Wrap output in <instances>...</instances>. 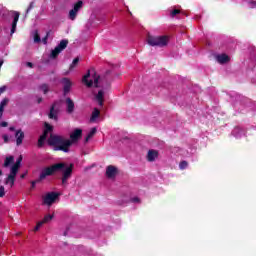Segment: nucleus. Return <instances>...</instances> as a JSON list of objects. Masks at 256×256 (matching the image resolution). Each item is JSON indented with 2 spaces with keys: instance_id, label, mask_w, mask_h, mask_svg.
Instances as JSON below:
<instances>
[{
  "instance_id": "obj_17",
  "label": "nucleus",
  "mask_w": 256,
  "mask_h": 256,
  "mask_svg": "<svg viewBox=\"0 0 256 256\" xmlns=\"http://www.w3.org/2000/svg\"><path fill=\"white\" fill-rule=\"evenodd\" d=\"M106 175L109 179H113L117 175V168L115 166H108L106 169Z\"/></svg>"
},
{
  "instance_id": "obj_43",
  "label": "nucleus",
  "mask_w": 256,
  "mask_h": 256,
  "mask_svg": "<svg viewBox=\"0 0 256 256\" xmlns=\"http://www.w3.org/2000/svg\"><path fill=\"white\" fill-rule=\"evenodd\" d=\"M6 89H7L6 86L0 87V95H1V93H5Z\"/></svg>"
},
{
  "instance_id": "obj_47",
  "label": "nucleus",
  "mask_w": 256,
  "mask_h": 256,
  "mask_svg": "<svg viewBox=\"0 0 256 256\" xmlns=\"http://www.w3.org/2000/svg\"><path fill=\"white\" fill-rule=\"evenodd\" d=\"M194 19L199 20V19H201V16H200V15H196V16L194 17Z\"/></svg>"
},
{
  "instance_id": "obj_23",
  "label": "nucleus",
  "mask_w": 256,
  "mask_h": 256,
  "mask_svg": "<svg viewBox=\"0 0 256 256\" xmlns=\"http://www.w3.org/2000/svg\"><path fill=\"white\" fill-rule=\"evenodd\" d=\"M6 185H10V187H13V185H15V176L9 174L6 179Z\"/></svg>"
},
{
  "instance_id": "obj_6",
  "label": "nucleus",
  "mask_w": 256,
  "mask_h": 256,
  "mask_svg": "<svg viewBox=\"0 0 256 256\" xmlns=\"http://www.w3.org/2000/svg\"><path fill=\"white\" fill-rule=\"evenodd\" d=\"M67 45H69L68 40H61L60 43L55 47V49L51 51L50 59H57L59 53H61V51H64V49H67Z\"/></svg>"
},
{
  "instance_id": "obj_3",
  "label": "nucleus",
  "mask_w": 256,
  "mask_h": 256,
  "mask_svg": "<svg viewBox=\"0 0 256 256\" xmlns=\"http://www.w3.org/2000/svg\"><path fill=\"white\" fill-rule=\"evenodd\" d=\"M48 143L54 147V151H63L64 153H69V147H71V140L53 134L50 135Z\"/></svg>"
},
{
  "instance_id": "obj_40",
  "label": "nucleus",
  "mask_w": 256,
  "mask_h": 256,
  "mask_svg": "<svg viewBox=\"0 0 256 256\" xmlns=\"http://www.w3.org/2000/svg\"><path fill=\"white\" fill-rule=\"evenodd\" d=\"M41 227H43V222L42 221L37 223L36 227L34 228V231H37L38 229H41Z\"/></svg>"
},
{
  "instance_id": "obj_7",
  "label": "nucleus",
  "mask_w": 256,
  "mask_h": 256,
  "mask_svg": "<svg viewBox=\"0 0 256 256\" xmlns=\"http://www.w3.org/2000/svg\"><path fill=\"white\" fill-rule=\"evenodd\" d=\"M232 101L236 111H243V108L245 107V98H243V96L237 94Z\"/></svg>"
},
{
  "instance_id": "obj_35",
  "label": "nucleus",
  "mask_w": 256,
  "mask_h": 256,
  "mask_svg": "<svg viewBox=\"0 0 256 256\" xmlns=\"http://www.w3.org/2000/svg\"><path fill=\"white\" fill-rule=\"evenodd\" d=\"M78 63H79V58H75L72 64L70 65V71H73V69L75 68V65H77Z\"/></svg>"
},
{
  "instance_id": "obj_15",
  "label": "nucleus",
  "mask_w": 256,
  "mask_h": 256,
  "mask_svg": "<svg viewBox=\"0 0 256 256\" xmlns=\"http://www.w3.org/2000/svg\"><path fill=\"white\" fill-rule=\"evenodd\" d=\"M16 145L19 147L23 143V139H25V133L21 130H17L15 133Z\"/></svg>"
},
{
  "instance_id": "obj_12",
  "label": "nucleus",
  "mask_w": 256,
  "mask_h": 256,
  "mask_svg": "<svg viewBox=\"0 0 256 256\" xmlns=\"http://www.w3.org/2000/svg\"><path fill=\"white\" fill-rule=\"evenodd\" d=\"M83 135V130L81 128H76L71 134H70V142L71 145L73 143H77L79 141V138L82 137Z\"/></svg>"
},
{
  "instance_id": "obj_46",
  "label": "nucleus",
  "mask_w": 256,
  "mask_h": 256,
  "mask_svg": "<svg viewBox=\"0 0 256 256\" xmlns=\"http://www.w3.org/2000/svg\"><path fill=\"white\" fill-rule=\"evenodd\" d=\"M26 175H27V173L21 174V176H20L21 179H25Z\"/></svg>"
},
{
  "instance_id": "obj_1",
  "label": "nucleus",
  "mask_w": 256,
  "mask_h": 256,
  "mask_svg": "<svg viewBox=\"0 0 256 256\" xmlns=\"http://www.w3.org/2000/svg\"><path fill=\"white\" fill-rule=\"evenodd\" d=\"M82 81L87 87H95L93 90L94 101L99 105V107H103L105 97H107L109 89H111V83L101 79V77L95 73V70H88Z\"/></svg>"
},
{
  "instance_id": "obj_50",
  "label": "nucleus",
  "mask_w": 256,
  "mask_h": 256,
  "mask_svg": "<svg viewBox=\"0 0 256 256\" xmlns=\"http://www.w3.org/2000/svg\"><path fill=\"white\" fill-rule=\"evenodd\" d=\"M67 233H69V228L64 232V236H67Z\"/></svg>"
},
{
  "instance_id": "obj_37",
  "label": "nucleus",
  "mask_w": 256,
  "mask_h": 256,
  "mask_svg": "<svg viewBox=\"0 0 256 256\" xmlns=\"http://www.w3.org/2000/svg\"><path fill=\"white\" fill-rule=\"evenodd\" d=\"M23 161V158L20 156L17 160H16V162H15V164L14 165H16L17 167H21V162Z\"/></svg>"
},
{
  "instance_id": "obj_38",
  "label": "nucleus",
  "mask_w": 256,
  "mask_h": 256,
  "mask_svg": "<svg viewBox=\"0 0 256 256\" xmlns=\"http://www.w3.org/2000/svg\"><path fill=\"white\" fill-rule=\"evenodd\" d=\"M0 197H5V187L0 186Z\"/></svg>"
},
{
  "instance_id": "obj_2",
  "label": "nucleus",
  "mask_w": 256,
  "mask_h": 256,
  "mask_svg": "<svg viewBox=\"0 0 256 256\" xmlns=\"http://www.w3.org/2000/svg\"><path fill=\"white\" fill-rule=\"evenodd\" d=\"M19 12L9 11L5 6L0 5V31L4 37H13L17 31Z\"/></svg>"
},
{
  "instance_id": "obj_4",
  "label": "nucleus",
  "mask_w": 256,
  "mask_h": 256,
  "mask_svg": "<svg viewBox=\"0 0 256 256\" xmlns=\"http://www.w3.org/2000/svg\"><path fill=\"white\" fill-rule=\"evenodd\" d=\"M147 43L150 45V47H167V44L169 43V37L148 35Z\"/></svg>"
},
{
  "instance_id": "obj_14",
  "label": "nucleus",
  "mask_w": 256,
  "mask_h": 256,
  "mask_svg": "<svg viewBox=\"0 0 256 256\" xmlns=\"http://www.w3.org/2000/svg\"><path fill=\"white\" fill-rule=\"evenodd\" d=\"M215 59L220 65H225L226 63H229V61H231V58H229L227 54H216Z\"/></svg>"
},
{
  "instance_id": "obj_16",
  "label": "nucleus",
  "mask_w": 256,
  "mask_h": 256,
  "mask_svg": "<svg viewBox=\"0 0 256 256\" xmlns=\"http://www.w3.org/2000/svg\"><path fill=\"white\" fill-rule=\"evenodd\" d=\"M157 157H159V152L157 150H149L148 154H147V160L150 163H153V161H155V159H157Z\"/></svg>"
},
{
  "instance_id": "obj_18",
  "label": "nucleus",
  "mask_w": 256,
  "mask_h": 256,
  "mask_svg": "<svg viewBox=\"0 0 256 256\" xmlns=\"http://www.w3.org/2000/svg\"><path fill=\"white\" fill-rule=\"evenodd\" d=\"M66 111L67 113H73L75 111V103L71 98H66Z\"/></svg>"
},
{
  "instance_id": "obj_49",
  "label": "nucleus",
  "mask_w": 256,
  "mask_h": 256,
  "mask_svg": "<svg viewBox=\"0 0 256 256\" xmlns=\"http://www.w3.org/2000/svg\"><path fill=\"white\" fill-rule=\"evenodd\" d=\"M9 131H15V127L11 126V127L9 128Z\"/></svg>"
},
{
  "instance_id": "obj_13",
  "label": "nucleus",
  "mask_w": 256,
  "mask_h": 256,
  "mask_svg": "<svg viewBox=\"0 0 256 256\" xmlns=\"http://www.w3.org/2000/svg\"><path fill=\"white\" fill-rule=\"evenodd\" d=\"M61 83L63 85L64 95H67L71 91L73 82L69 78H62Z\"/></svg>"
},
{
  "instance_id": "obj_26",
  "label": "nucleus",
  "mask_w": 256,
  "mask_h": 256,
  "mask_svg": "<svg viewBox=\"0 0 256 256\" xmlns=\"http://www.w3.org/2000/svg\"><path fill=\"white\" fill-rule=\"evenodd\" d=\"M45 141H47V134L43 133V135H41L39 140H38L39 147H43Z\"/></svg>"
},
{
  "instance_id": "obj_32",
  "label": "nucleus",
  "mask_w": 256,
  "mask_h": 256,
  "mask_svg": "<svg viewBox=\"0 0 256 256\" xmlns=\"http://www.w3.org/2000/svg\"><path fill=\"white\" fill-rule=\"evenodd\" d=\"M40 90L43 91L44 94H47L48 91H49V85H47V84H42V85L40 86Z\"/></svg>"
},
{
  "instance_id": "obj_24",
  "label": "nucleus",
  "mask_w": 256,
  "mask_h": 256,
  "mask_svg": "<svg viewBox=\"0 0 256 256\" xmlns=\"http://www.w3.org/2000/svg\"><path fill=\"white\" fill-rule=\"evenodd\" d=\"M101 114V112L99 111V109L94 108L93 112H92V116L90 118V121H95L99 115Z\"/></svg>"
},
{
  "instance_id": "obj_39",
  "label": "nucleus",
  "mask_w": 256,
  "mask_h": 256,
  "mask_svg": "<svg viewBox=\"0 0 256 256\" xmlns=\"http://www.w3.org/2000/svg\"><path fill=\"white\" fill-rule=\"evenodd\" d=\"M132 203H141V200L139 199V197H133L130 200Z\"/></svg>"
},
{
  "instance_id": "obj_31",
  "label": "nucleus",
  "mask_w": 256,
  "mask_h": 256,
  "mask_svg": "<svg viewBox=\"0 0 256 256\" xmlns=\"http://www.w3.org/2000/svg\"><path fill=\"white\" fill-rule=\"evenodd\" d=\"M51 131H53V126H51L49 124H45L44 135H49V133H51Z\"/></svg>"
},
{
  "instance_id": "obj_48",
  "label": "nucleus",
  "mask_w": 256,
  "mask_h": 256,
  "mask_svg": "<svg viewBox=\"0 0 256 256\" xmlns=\"http://www.w3.org/2000/svg\"><path fill=\"white\" fill-rule=\"evenodd\" d=\"M43 101V98H38L37 103H41Z\"/></svg>"
},
{
  "instance_id": "obj_34",
  "label": "nucleus",
  "mask_w": 256,
  "mask_h": 256,
  "mask_svg": "<svg viewBox=\"0 0 256 256\" xmlns=\"http://www.w3.org/2000/svg\"><path fill=\"white\" fill-rule=\"evenodd\" d=\"M179 13H181L179 10L172 9L170 10V17L174 18L175 16L179 15Z\"/></svg>"
},
{
  "instance_id": "obj_29",
  "label": "nucleus",
  "mask_w": 256,
  "mask_h": 256,
  "mask_svg": "<svg viewBox=\"0 0 256 256\" xmlns=\"http://www.w3.org/2000/svg\"><path fill=\"white\" fill-rule=\"evenodd\" d=\"M187 167H189V163L185 160L181 161L179 164V169H181V171L187 169Z\"/></svg>"
},
{
  "instance_id": "obj_30",
  "label": "nucleus",
  "mask_w": 256,
  "mask_h": 256,
  "mask_svg": "<svg viewBox=\"0 0 256 256\" xmlns=\"http://www.w3.org/2000/svg\"><path fill=\"white\" fill-rule=\"evenodd\" d=\"M34 7H35V1L30 2L28 8L26 9L25 17H27V15H29V13H31V9H33Z\"/></svg>"
},
{
  "instance_id": "obj_25",
  "label": "nucleus",
  "mask_w": 256,
  "mask_h": 256,
  "mask_svg": "<svg viewBox=\"0 0 256 256\" xmlns=\"http://www.w3.org/2000/svg\"><path fill=\"white\" fill-rule=\"evenodd\" d=\"M95 133H97V128H92L90 130V132L88 133V135L85 138V142L88 143V141L93 137V135H95Z\"/></svg>"
},
{
  "instance_id": "obj_52",
  "label": "nucleus",
  "mask_w": 256,
  "mask_h": 256,
  "mask_svg": "<svg viewBox=\"0 0 256 256\" xmlns=\"http://www.w3.org/2000/svg\"><path fill=\"white\" fill-rule=\"evenodd\" d=\"M252 129H253L254 131H256V126H253Z\"/></svg>"
},
{
  "instance_id": "obj_11",
  "label": "nucleus",
  "mask_w": 256,
  "mask_h": 256,
  "mask_svg": "<svg viewBox=\"0 0 256 256\" xmlns=\"http://www.w3.org/2000/svg\"><path fill=\"white\" fill-rule=\"evenodd\" d=\"M81 7H83V1H78V3L74 5V8L69 11L68 17L71 19V21H75L77 18V13H79V9H81Z\"/></svg>"
},
{
  "instance_id": "obj_33",
  "label": "nucleus",
  "mask_w": 256,
  "mask_h": 256,
  "mask_svg": "<svg viewBox=\"0 0 256 256\" xmlns=\"http://www.w3.org/2000/svg\"><path fill=\"white\" fill-rule=\"evenodd\" d=\"M53 219V215L48 214L44 217L43 221H41L43 224L44 223H49V221H51Z\"/></svg>"
},
{
  "instance_id": "obj_28",
  "label": "nucleus",
  "mask_w": 256,
  "mask_h": 256,
  "mask_svg": "<svg viewBox=\"0 0 256 256\" xmlns=\"http://www.w3.org/2000/svg\"><path fill=\"white\" fill-rule=\"evenodd\" d=\"M33 35H34V43H41V36H39V31L35 30Z\"/></svg>"
},
{
  "instance_id": "obj_36",
  "label": "nucleus",
  "mask_w": 256,
  "mask_h": 256,
  "mask_svg": "<svg viewBox=\"0 0 256 256\" xmlns=\"http://www.w3.org/2000/svg\"><path fill=\"white\" fill-rule=\"evenodd\" d=\"M49 35H51V31H48V32L46 33V36L42 39V43H43L44 45H47V39H49Z\"/></svg>"
},
{
  "instance_id": "obj_19",
  "label": "nucleus",
  "mask_w": 256,
  "mask_h": 256,
  "mask_svg": "<svg viewBox=\"0 0 256 256\" xmlns=\"http://www.w3.org/2000/svg\"><path fill=\"white\" fill-rule=\"evenodd\" d=\"M57 110L55 109V105H52L49 112V119H54V121H57Z\"/></svg>"
},
{
  "instance_id": "obj_51",
  "label": "nucleus",
  "mask_w": 256,
  "mask_h": 256,
  "mask_svg": "<svg viewBox=\"0 0 256 256\" xmlns=\"http://www.w3.org/2000/svg\"><path fill=\"white\" fill-rule=\"evenodd\" d=\"M1 67H3V60L0 61V69H1Z\"/></svg>"
},
{
  "instance_id": "obj_8",
  "label": "nucleus",
  "mask_w": 256,
  "mask_h": 256,
  "mask_svg": "<svg viewBox=\"0 0 256 256\" xmlns=\"http://www.w3.org/2000/svg\"><path fill=\"white\" fill-rule=\"evenodd\" d=\"M63 172L62 175V185L65 187L67 185V181H69V178L71 177V173H73V165L66 166L64 164V169L60 170Z\"/></svg>"
},
{
  "instance_id": "obj_9",
  "label": "nucleus",
  "mask_w": 256,
  "mask_h": 256,
  "mask_svg": "<svg viewBox=\"0 0 256 256\" xmlns=\"http://www.w3.org/2000/svg\"><path fill=\"white\" fill-rule=\"evenodd\" d=\"M59 197V194L57 192H49L46 194V196L43 198V205H47L48 207H51V205L57 201Z\"/></svg>"
},
{
  "instance_id": "obj_45",
  "label": "nucleus",
  "mask_w": 256,
  "mask_h": 256,
  "mask_svg": "<svg viewBox=\"0 0 256 256\" xmlns=\"http://www.w3.org/2000/svg\"><path fill=\"white\" fill-rule=\"evenodd\" d=\"M26 65H27V67L33 68V63H31V62H27Z\"/></svg>"
},
{
  "instance_id": "obj_53",
  "label": "nucleus",
  "mask_w": 256,
  "mask_h": 256,
  "mask_svg": "<svg viewBox=\"0 0 256 256\" xmlns=\"http://www.w3.org/2000/svg\"><path fill=\"white\" fill-rule=\"evenodd\" d=\"M0 175H3V171L2 170H0Z\"/></svg>"
},
{
  "instance_id": "obj_21",
  "label": "nucleus",
  "mask_w": 256,
  "mask_h": 256,
  "mask_svg": "<svg viewBox=\"0 0 256 256\" xmlns=\"http://www.w3.org/2000/svg\"><path fill=\"white\" fill-rule=\"evenodd\" d=\"M7 103H9V99L8 98H4L0 102V117H3V111H5V106L7 105Z\"/></svg>"
},
{
  "instance_id": "obj_41",
  "label": "nucleus",
  "mask_w": 256,
  "mask_h": 256,
  "mask_svg": "<svg viewBox=\"0 0 256 256\" xmlns=\"http://www.w3.org/2000/svg\"><path fill=\"white\" fill-rule=\"evenodd\" d=\"M42 180H39V178L37 180H34L31 182L32 188H35V185H37V183H41Z\"/></svg>"
},
{
  "instance_id": "obj_10",
  "label": "nucleus",
  "mask_w": 256,
  "mask_h": 256,
  "mask_svg": "<svg viewBox=\"0 0 256 256\" xmlns=\"http://www.w3.org/2000/svg\"><path fill=\"white\" fill-rule=\"evenodd\" d=\"M231 135H233L235 139H241L243 137H247V130H245V128L243 127L238 126L232 130Z\"/></svg>"
},
{
  "instance_id": "obj_20",
  "label": "nucleus",
  "mask_w": 256,
  "mask_h": 256,
  "mask_svg": "<svg viewBox=\"0 0 256 256\" xmlns=\"http://www.w3.org/2000/svg\"><path fill=\"white\" fill-rule=\"evenodd\" d=\"M13 163H15V157L8 156V157L5 158L3 166L7 168V167L13 165Z\"/></svg>"
},
{
  "instance_id": "obj_42",
  "label": "nucleus",
  "mask_w": 256,
  "mask_h": 256,
  "mask_svg": "<svg viewBox=\"0 0 256 256\" xmlns=\"http://www.w3.org/2000/svg\"><path fill=\"white\" fill-rule=\"evenodd\" d=\"M2 138L4 140V143H9V136L7 134H4Z\"/></svg>"
},
{
  "instance_id": "obj_44",
  "label": "nucleus",
  "mask_w": 256,
  "mask_h": 256,
  "mask_svg": "<svg viewBox=\"0 0 256 256\" xmlns=\"http://www.w3.org/2000/svg\"><path fill=\"white\" fill-rule=\"evenodd\" d=\"M7 125H9L7 122H1L0 123V127H7Z\"/></svg>"
},
{
  "instance_id": "obj_22",
  "label": "nucleus",
  "mask_w": 256,
  "mask_h": 256,
  "mask_svg": "<svg viewBox=\"0 0 256 256\" xmlns=\"http://www.w3.org/2000/svg\"><path fill=\"white\" fill-rule=\"evenodd\" d=\"M19 168H20L19 166H16L15 164H13L12 167L10 168V175H12V177H17Z\"/></svg>"
},
{
  "instance_id": "obj_5",
  "label": "nucleus",
  "mask_w": 256,
  "mask_h": 256,
  "mask_svg": "<svg viewBox=\"0 0 256 256\" xmlns=\"http://www.w3.org/2000/svg\"><path fill=\"white\" fill-rule=\"evenodd\" d=\"M65 169L64 163H57L50 167H46L42 170L39 176V181H43V179H46L47 177L51 176L55 173V171L63 170Z\"/></svg>"
},
{
  "instance_id": "obj_27",
  "label": "nucleus",
  "mask_w": 256,
  "mask_h": 256,
  "mask_svg": "<svg viewBox=\"0 0 256 256\" xmlns=\"http://www.w3.org/2000/svg\"><path fill=\"white\" fill-rule=\"evenodd\" d=\"M248 9H256V1L248 0L246 1Z\"/></svg>"
}]
</instances>
